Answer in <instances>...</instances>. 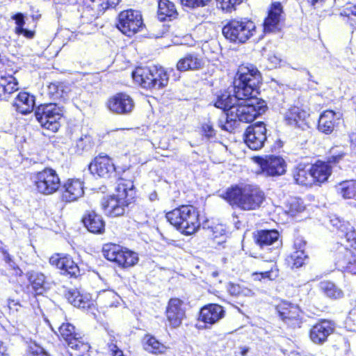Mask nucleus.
<instances>
[{
  "label": "nucleus",
  "instance_id": "obj_1",
  "mask_svg": "<svg viewBox=\"0 0 356 356\" xmlns=\"http://www.w3.org/2000/svg\"><path fill=\"white\" fill-rule=\"evenodd\" d=\"M261 82V73L253 65L239 66L234 80V95L224 91L217 96L214 106L223 110V115L228 113L232 106H236L240 99L250 95H257L258 86Z\"/></svg>",
  "mask_w": 356,
  "mask_h": 356
},
{
  "label": "nucleus",
  "instance_id": "obj_2",
  "mask_svg": "<svg viewBox=\"0 0 356 356\" xmlns=\"http://www.w3.org/2000/svg\"><path fill=\"white\" fill-rule=\"evenodd\" d=\"M236 106H232L228 113L218 120V126L225 131L232 132L240 122H252L257 116L266 111V105L264 100L257 95L244 97Z\"/></svg>",
  "mask_w": 356,
  "mask_h": 356
},
{
  "label": "nucleus",
  "instance_id": "obj_3",
  "mask_svg": "<svg viewBox=\"0 0 356 356\" xmlns=\"http://www.w3.org/2000/svg\"><path fill=\"white\" fill-rule=\"evenodd\" d=\"M134 186L130 179L121 177L118 180L115 193L102 199L101 205L106 215L111 217L123 216L134 198Z\"/></svg>",
  "mask_w": 356,
  "mask_h": 356
},
{
  "label": "nucleus",
  "instance_id": "obj_4",
  "mask_svg": "<svg viewBox=\"0 0 356 356\" xmlns=\"http://www.w3.org/2000/svg\"><path fill=\"white\" fill-rule=\"evenodd\" d=\"M232 207L243 211H254L261 207L265 194L258 186L251 184L228 188L224 196Z\"/></svg>",
  "mask_w": 356,
  "mask_h": 356
},
{
  "label": "nucleus",
  "instance_id": "obj_5",
  "mask_svg": "<svg viewBox=\"0 0 356 356\" xmlns=\"http://www.w3.org/2000/svg\"><path fill=\"white\" fill-rule=\"evenodd\" d=\"M171 225L186 235L196 232L200 227L199 212L192 205H182L166 213Z\"/></svg>",
  "mask_w": 356,
  "mask_h": 356
},
{
  "label": "nucleus",
  "instance_id": "obj_6",
  "mask_svg": "<svg viewBox=\"0 0 356 356\" xmlns=\"http://www.w3.org/2000/svg\"><path fill=\"white\" fill-rule=\"evenodd\" d=\"M133 79L143 88L160 89L167 86L169 76L161 66L138 67L132 73Z\"/></svg>",
  "mask_w": 356,
  "mask_h": 356
},
{
  "label": "nucleus",
  "instance_id": "obj_7",
  "mask_svg": "<svg viewBox=\"0 0 356 356\" xmlns=\"http://www.w3.org/2000/svg\"><path fill=\"white\" fill-rule=\"evenodd\" d=\"M63 115V107L56 103L42 104L35 111V118L41 126L54 132L58 130Z\"/></svg>",
  "mask_w": 356,
  "mask_h": 356
},
{
  "label": "nucleus",
  "instance_id": "obj_8",
  "mask_svg": "<svg viewBox=\"0 0 356 356\" xmlns=\"http://www.w3.org/2000/svg\"><path fill=\"white\" fill-rule=\"evenodd\" d=\"M256 26L250 20H232L223 28L222 33L232 42L243 43L255 33Z\"/></svg>",
  "mask_w": 356,
  "mask_h": 356
},
{
  "label": "nucleus",
  "instance_id": "obj_9",
  "mask_svg": "<svg viewBox=\"0 0 356 356\" xmlns=\"http://www.w3.org/2000/svg\"><path fill=\"white\" fill-rule=\"evenodd\" d=\"M104 257L118 266L130 267L138 261L137 253L116 244H106L102 249Z\"/></svg>",
  "mask_w": 356,
  "mask_h": 356
},
{
  "label": "nucleus",
  "instance_id": "obj_10",
  "mask_svg": "<svg viewBox=\"0 0 356 356\" xmlns=\"http://www.w3.org/2000/svg\"><path fill=\"white\" fill-rule=\"evenodd\" d=\"M140 12L132 9L123 10L118 15V29L124 35L131 37L144 28Z\"/></svg>",
  "mask_w": 356,
  "mask_h": 356
},
{
  "label": "nucleus",
  "instance_id": "obj_11",
  "mask_svg": "<svg viewBox=\"0 0 356 356\" xmlns=\"http://www.w3.org/2000/svg\"><path fill=\"white\" fill-rule=\"evenodd\" d=\"M254 241L261 248L270 250L271 256L269 261L274 262L279 254V248L282 246L280 234L277 230H259L254 234Z\"/></svg>",
  "mask_w": 356,
  "mask_h": 356
},
{
  "label": "nucleus",
  "instance_id": "obj_12",
  "mask_svg": "<svg viewBox=\"0 0 356 356\" xmlns=\"http://www.w3.org/2000/svg\"><path fill=\"white\" fill-rule=\"evenodd\" d=\"M35 184L40 193L51 195L58 190L60 186V181L54 170L45 168L37 173Z\"/></svg>",
  "mask_w": 356,
  "mask_h": 356
},
{
  "label": "nucleus",
  "instance_id": "obj_13",
  "mask_svg": "<svg viewBox=\"0 0 356 356\" xmlns=\"http://www.w3.org/2000/svg\"><path fill=\"white\" fill-rule=\"evenodd\" d=\"M254 162L259 165L257 174L264 176H278L286 172V163L284 160L276 156H266L265 158L256 156L253 158Z\"/></svg>",
  "mask_w": 356,
  "mask_h": 356
},
{
  "label": "nucleus",
  "instance_id": "obj_14",
  "mask_svg": "<svg viewBox=\"0 0 356 356\" xmlns=\"http://www.w3.org/2000/svg\"><path fill=\"white\" fill-rule=\"evenodd\" d=\"M266 139V129L264 122L249 126L244 135L245 144L252 150L262 148Z\"/></svg>",
  "mask_w": 356,
  "mask_h": 356
},
{
  "label": "nucleus",
  "instance_id": "obj_15",
  "mask_svg": "<svg viewBox=\"0 0 356 356\" xmlns=\"http://www.w3.org/2000/svg\"><path fill=\"white\" fill-rule=\"evenodd\" d=\"M110 111L115 114L130 113L134 108L133 99L127 94L120 92L111 97L106 103Z\"/></svg>",
  "mask_w": 356,
  "mask_h": 356
},
{
  "label": "nucleus",
  "instance_id": "obj_16",
  "mask_svg": "<svg viewBox=\"0 0 356 356\" xmlns=\"http://www.w3.org/2000/svg\"><path fill=\"white\" fill-rule=\"evenodd\" d=\"M223 307L217 304H210L202 307L200 312L199 320L204 323V328H210L225 316Z\"/></svg>",
  "mask_w": 356,
  "mask_h": 356
},
{
  "label": "nucleus",
  "instance_id": "obj_17",
  "mask_svg": "<svg viewBox=\"0 0 356 356\" xmlns=\"http://www.w3.org/2000/svg\"><path fill=\"white\" fill-rule=\"evenodd\" d=\"M165 316L170 326L179 327L185 317L183 302L178 298H171L166 307Z\"/></svg>",
  "mask_w": 356,
  "mask_h": 356
},
{
  "label": "nucleus",
  "instance_id": "obj_18",
  "mask_svg": "<svg viewBox=\"0 0 356 356\" xmlns=\"http://www.w3.org/2000/svg\"><path fill=\"white\" fill-rule=\"evenodd\" d=\"M89 170L100 177L109 178L115 172V168L110 157L99 155L90 163Z\"/></svg>",
  "mask_w": 356,
  "mask_h": 356
},
{
  "label": "nucleus",
  "instance_id": "obj_19",
  "mask_svg": "<svg viewBox=\"0 0 356 356\" xmlns=\"http://www.w3.org/2000/svg\"><path fill=\"white\" fill-rule=\"evenodd\" d=\"M334 330V323L327 320H321L311 328L309 337L313 343L323 344Z\"/></svg>",
  "mask_w": 356,
  "mask_h": 356
},
{
  "label": "nucleus",
  "instance_id": "obj_20",
  "mask_svg": "<svg viewBox=\"0 0 356 356\" xmlns=\"http://www.w3.org/2000/svg\"><path fill=\"white\" fill-rule=\"evenodd\" d=\"M49 263L60 269L62 273L69 275L70 277H76L80 273L78 265L68 255L54 254L50 257Z\"/></svg>",
  "mask_w": 356,
  "mask_h": 356
},
{
  "label": "nucleus",
  "instance_id": "obj_21",
  "mask_svg": "<svg viewBox=\"0 0 356 356\" xmlns=\"http://www.w3.org/2000/svg\"><path fill=\"white\" fill-rule=\"evenodd\" d=\"M283 19L284 12L282 4L280 2L273 3L264 22V31L270 33L278 30L280 23Z\"/></svg>",
  "mask_w": 356,
  "mask_h": 356
},
{
  "label": "nucleus",
  "instance_id": "obj_22",
  "mask_svg": "<svg viewBox=\"0 0 356 356\" xmlns=\"http://www.w3.org/2000/svg\"><path fill=\"white\" fill-rule=\"evenodd\" d=\"M336 264L343 270L356 275V254L341 246L336 254Z\"/></svg>",
  "mask_w": 356,
  "mask_h": 356
},
{
  "label": "nucleus",
  "instance_id": "obj_23",
  "mask_svg": "<svg viewBox=\"0 0 356 356\" xmlns=\"http://www.w3.org/2000/svg\"><path fill=\"white\" fill-rule=\"evenodd\" d=\"M31 18L33 22H36L38 21L41 17L38 10H34L32 9L31 13ZM13 19L15 20V32L18 35H23L24 38L27 39H33L35 35V28L36 26V23L33 24V29H27L25 28V19L24 16L22 13H17L13 16Z\"/></svg>",
  "mask_w": 356,
  "mask_h": 356
},
{
  "label": "nucleus",
  "instance_id": "obj_24",
  "mask_svg": "<svg viewBox=\"0 0 356 356\" xmlns=\"http://www.w3.org/2000/svg\"><path fill=\"white\" fill-rule=\"evenodd\" d=\"M342 114L331 110L325 111L318 119V129L322 133L330 134L339 123Z\"/></svg>",
  "mask_w": 356,
  "mask_h": 356
},
{
  "label": "nucleus",
  "instance_id": "obj_25",
  "mask_svg": "<svg viewBox=\"0 0 356 356\" xmlns=\"http://www.w3.org/2000/svg\"><path fill=\"white\" fill-rule=\"evenodd\" d=\"M276 310L280 318L288 325H292L293 321H297L300 312L298 305L286 301L278 304Z\"/></svg>",
  "mask_w": 356,
  "mask_h": 356
},
{
  "label": "nucleus",
  "instance_id": "obj_26",
  "mask_svg": "<svg viewBox=\"0 0 356 356\" xmlns=\"http://www.w3.org/2000/svg\"><path fill=\"white\" fill-rule=\"evenodd\" d=\"M63 200L65 202H74L83 195V182L79 179H70L64 185Z\"/></svg>",
  "mask_w": 356,
  "mask_h": 356
},
{
  "label": "nucleus",
  "instance_id": "obj_27",
  "mask_svg": "<svg viewBox=\"0 0 356 356\" xmlns=\"http://www.w3.org/2000/svg\"><path fill=\"white\" fill-rule=\"evenodd\" d=\"M308 117L309 113L307 111L293 106L285 113L284 120L291 126L304 129Z\"/></svg>",
  "mask_w": 356,
  "mask_h": 356
},
{
  "label": "nucleus",
  "instance_id": "obj_28",
  "mask_svg": "<svg viewBox=\"0 0 356 356\" xmlns=\"http://www.w3.org/2000/svg\"><path fill=\"white\" fill-rule=\"evenodd\" d=\"M87 229L94 234H102L105 230V222L102 216L95 211L86 213L82 220Z\"/></svg>",
  "mask_w": 356,
  "mask_h": 356
},
{
  "label": "nucleus",
  "instance_id": "obj_29",
  "mask_svg": "<svg viewBox=\"0 0 356 356\" xmlns=\"http://www.w3.org/2000/svg\"><path fill=\"white\" fill-rule=\"evenodd\" d=\"M311 165L300 163L294 168L293 177L296 184L302 186H312L314 184V177L312 175Z\"/></svg>",
  "mask_w": 356,
  "mask_h": 356
},
{
  "label": "nucleus",
  "instance_id": "obj_30",
  "mask_svg": "<svg viewBox=\"0 0 356 356\" xmlns=\"http://www.w3.org/2000/svg\"><path fill=\"white\" fill-rule=\"evenodd\" d=\"M82 8L81 18L84 23L92 22L97 19L104 10L98 1L89 0Z\"/></svg>",
  "mask_w": 356,
  "mask_h": 356
},
{
  "label": "nucleus",
  "instance_id": "obj_31",
  "mask_svg": "<svg viewBox=\"0 0 356 356\" xmlns=\"http://www.w3.org/2000/svg\"><path fill=\"white\" fill-rule=\"evenodd\" d=\"M13 106L22 114L29 113L35 106V97L27 92H19L14 101Z\"/></svg>",
  "mask_w": 356,
  "mask_h": 356
},
{
  "label": "nucleus",
  "instance_id": "obj_32",
  "mask_svg": "<svg viewBox=\"0 0 356 356\" xmlns=\"http://www.w3.org/2000/svg\"><path fill=\"white\" fill-rule=\"evenodd\" d=\"M204 63L201 58L195 54H187L181 58L177 64V68L179 71L197 70L202 67Z\"/></svg>",
  "mask_w": 356,
  "mask_h": 356
},
{
  "label": "nucleus",
  "instance_id": "obj_33",
  "mask_svg": "<svg viewBox=\"0 0 356 356\" xmlns=\"http://www.w3.org/2000/svg\"><path fill=\"white\" fill-rule=\"evenodd\" d=\"M18 90L17 79L12 75L1 76L0 79V98L8 99L9 95Z\"/></svg>",
  "mask_w": 356,
  "mask_h": 356
},
{
  "label": "nucleus",
  "instance_id": "obj_34",
  "mask_svg": "<svg viewBox=\"0 0 356 356\" xmlns=\"http://www.w3.org/2000/svg\"><path fill=\"white\" fill-rule=\"evenodd\" d=\"M177 15L175 4L169 0H159L158 4V18L160 21L168 19L172 20Z\"/></svg>",
  "mask_w": 356,
  "mask_h": 356
},
{
  "label": "nucleus",
  "instance_id": "obj_35",
  "mask_svg": "<svg viewBox=\"0 0 356 356\" xmlns=\"http://www.w3.org/2000/svg\"><path fill=\"white\" fill-rule=\"evenodd\" d=\"M311 171L314 177V184L316 182L323 183L331 175V168L329 164L324 162H317L311 165Z\"/></svg>",
  "mask_w": 356,
  "mask_h": 356
},
{
  "label": "nucleus",
  "instance_id": "obj_36",
  "mask_svg": "<svg viewBox=\"0 0 356 356\" xmlns=\"http://www.w3.org/2000/svg\"><path fill=\"white\" fill-rule=\"evenodd\" d=\"M29 282L38 295L42 294L49 289V283L47 281L44 274L39 272H33L29 276Z\"/></svg>",
  "mask_w": 356,
  "mask_h": 356
},
{
  "label": "nucleus",
  "instance_id": "obj_37",
  "mask_svg": "<svg viewBox=\"0 0 356 356\" xmlns=\"http://www.w3.org/2000/svg\"><path fill=\"white\" fill-rule=\"evenodd\" d=\"M318 287L321 293L330 299L337 300L342 298L344 296L343 291L334 282L330 281H321L318 284Z\"/></svg>",
  "mask_w": 356,
  "mask_h": 356
},
{
  "label": "nucleus",
  "instance_id": "obj_38",
  "mask_svg": "<svg viewBox=\"0 0 356 356\" xmlns=\"http://www.w3.org/2000/svg\"><path fill=\"white\" fill-rule=\"evenodd\" d=\"M337 193L344 199L356 200V180H346L336 186Z\"/></svg>",
  "mask_w": 356,
  "mask_h": 356
},
{
  "label": "nucleus",
  "instance_id": "obj_39",
  "mask_svg": "<svg viewBox=\"0 0 356 356\" xmlns=\"http://www.w3.org/2000/svg\"><path fill=\"white\" fill-rule=\"evenodd\" d=\"M330 223L339 230L346 239L352 238L351 237L355 236V228L349 222L342 220L337 216H333L330 219Z\"/></svg>",
  "mask_w": 356,
  "mask_h": 356
},
{
  "label": "nucleus",
  "instance_id": "obj_40",
  "mask_svg": "<svg viewBox=\"0 0 356 356\" xmlns=\"http://www.w3.org/2000/svg\"><path fill=\"white\" fill-rule=\"evenodd\" d=\"M67 346L71 349L76 351L80 355L88 353L90 348L88 342L81 337L79 334L78 336H74L72 339L70 340Z\"/></svg>",
  "mask_w": 356,
  "mask_h": 356
},
{
  "label": "nucleus",
  "instance_id": "obj_41",
  "mask_svg": "<svg viewBox=\"0 0 356 356\" xmlns=\"http://www.w3.org/2000/svg\"><path fill=\"white\" fill-rule=\"evenodd\" d=\"M47 90L49 97L54 100L65 99L67 96V88L62 83H50Z\"/></svg>",
  "mask_w": 356,
  "mask_h": 356
},
{
  "label": "nucleus",
  "instance_id": "obj_42",
  "mask_svg": "<svg viewBox=\"0 0 356 356\" xmlns=\"http://www.w3.org/2000/svg\"><path fill=\"white\" fill-rule=\"evenodd\" d=\"M307 259L305 250H295L289 257L288 263L292 268H298L302 266Z\"/></svg>",
  "mask_w": 356,
  "mask_h": 356
},
{
  "label": "nucleus",
  "instance_id": "obj_43",
  "mask_svg": "<svg viewBox=\"0 0 356 356\" xmlns=\"http://www.w3.org/2000/svg\"><path fill=\"white\" fill-rule=\"evenodd\" d=\"M227 290L229 294L234 296H252L253 295L252 291L243 284L229 283Z\"/></svg>",
  "mask_w": 356,
  "mask_h": 356
},
{
  "label": "nucleus",
  "instance_id": "obj_44",
  "mask_svg": "<svg viewBox=\"0 0 356 356\" xmlns=\"http://www.w3.org/2000/svg\"><path fill=\"white\" fill-rule=\"evenodd\" d=\"M144 348L154 354L163 353L165 350V346L153 337L147 339L144 344Z\"/></svg>",
  "mask_w": 356,
  "mask_h": 356
},
{
  "label": "nucleus",
  "instance_id": "obj_45",
  "mask_svg": "<svg viewBox=\"0 0 356 356\" xmlns=\"http://www.w3.org/2000/svg\"><path fill=\"white\" fill-rule=\"evenodd\" d=\"M92 147V138L90 136L84 135L81 136L76 141L74 147V152L81 154L84 151L89 150Z\"/></svg>",
  "mask_w": 356,
  "mask_h": 356
},
{
  "label": "nucleus",
  "instance_id": "obj_46",
  "mask_svg": "<svg viewBox=\"0 0 356 356\" xmlns=\"http://www.w3.org/2000/svg\"><path fill=\"white\" fill-rule=\"evenodd\" d=\"M75 327L70 323H63L59 327V332L61 337L66 341L67 344L69 341L72 339L74 336H78L79 334L76 333Z\"/></svg>",
  "mask_w": 356,
  "mask_h": 356
},
{
  "label": "nucleus",
  "instance_id": "obj_47",
  "mask_svg": "<svg viewBox=\"0 0 356 356\" xmlns=\"http://www.w3.org/2000/svg\"><path fill=\"white\" fill-rule=\"evenodd\" d=\"M303 202L300 198L292 197L289 201L288 213L291 216H296L305 210Z\"/></svg>",
  "mask_w": 356,
  "mask_h": 356
},
{
  "label": "nucleus",
  "instance_id": "obj_48",
  "mask_svg": "<svg viewBox=\"0 0 356 356\" xmlns=\"http://www.w3.org/2000/svg\"><path fill=\"white\" fill-rule=\"evenodd\" d=\"M218 6L223 10L231 12L236 5L240 4L242 0H216Z\"/></svg>",
  "mask_w": 356,
  "mask_h": 356
},
{
  "label": "nucleus",
  "instance_id": "obj_49",
  "mask_svg": "<svg viewBox=\"0 0 356 356\" xmlns=\"http://www.w3.org/2000/svg\"><path fill=\"white\" fill-rule=\"evenodd\" d=\"M67 301L74 306H81V303L76 300V298H80V292L76 289H70L65 293Z\"/></svg>",
  "mask_w": 356,
  "mask_h": 356
},
{
  "label": "nucleus",
  "instance_id": "obj_50",
  "mask_svg": "<svg viewBox=\"0 0 356 356\" xmlns=\"http://www.w3.org/2000/svg\"><path fill=\"white\" fill-rule=\"evenodd\" d=\"M342 15H344L348 18L351 22L356 24V6H347L341 13Z\"/></svg>",
  "mask_w": 356,
  "mask_h": 356
},
{
  "label": "nucleus",
  "instance_id": "obj_51",
  "mask_svg": "<svg viewBox=\"0 0 356 356\" xmlns=\"http://www.w3.org/2000/svg\"><path fill=\"white\" fill-rule=\"evenodd\" d=\"M211 0H181V3L189 8H196L205 6Z\"/></svg>",
  "mask_w": 356,
  "mask_h": 356
},
{
  "label": "nucleus",
  "instance_id": "obj_52",
  "mask_svg": "<svg viewBox=\"0 0 356 356\" xmlns=\"http://www.w3.org/2000/svg\"><path fill=\"white\" fill-rule=\"evenodd\" d=\"M29 350L33 356H51L42 347L39 346L35 343L29 346Z\"/></svg>",
  "mask_w": 356,
  "mask_h": 356
},
{
  "label": "nucleus",
  "instance_id": "obj_53",
  "mask_svg": "<svg viewBox=\"0 0 356 356\" xmlns=\"http://www.w3.org/2000/svg\"><path fill=\"white\" fill-rule=\"evenodd\" d=\"M271 266L270 270L261 272L260 273L262 278H268L269 280H273L278 276V270L276 268L275 264H272Z\"/></svg>",
  "mask_w": 356,
  "mask_h": 356
},
{
  "label": "nucleus",
  "instance_id": "obj_54",
  "mask_svg": "<svg viewBox=\"0 0 356 356\" xmlns=\"http://www.w3.org/2000/svg\"><path fill=\"white\" fill-rule=\"evenodd\" d=\"M8 307L13 313L19 312L24 309V306L22 305L18 301L10 299L8 300Z\"/></svg>",
  "mask_w": 356,
  "mask_h": 356
},
{
  "label": "nucleus",
  "instance_id": "obj_55",
  "mask_svg": "<svg viewBox=\"0 0 356 356\" xmlns=\"http://www.w3.org/2000/svg\"><path fill=\"white\" fill-rule=\"evenodd\" d=\"M202 129L205 135L208 137H212L215 135V131L213 126L209 123H206L202 125Z\"/></svg>",
  "mask_w": 356,
  "mask_h": 356
},
{
  "label": "nucleus",
  "instance_id": "obj_56",
  "mask_svg": "<svg viewBox=\"0 0 356 356\" xmlns=\"http://www.w3.org/2000/svg\"><path fill=\"white\" fill-rule=\"evenodd\" d=\"M349 141L351 153L356 155V133H352L349 135Z\"/></svg>",
  "mask_w": 356,
  "mask_h": 356
},
{
  "label": "nucleus",
  "instance_id": "obj_57",
  "mask_svg": "<svg viewBox=\"0 0 356 356\" xmlns=\"http://www.w3.org/2000/svg\"><path fill=\"white\" fill-rule=\"evenodd\" d=\"M305 245L306 242L303 239L297 238L294 241L293 248L295 250H305Z\"/></svg>",
  "mask_w": 356,
  "mask_h": 356
},
{
  "label": "nucleus",
  "instance_id": "obj_58",
  "mask_svg": "<svg viewBox=\"0 0 356 356\" xmlns=\"http://www.w3.org/2000/svg\"><path fill=\"white\" fill-rule=\"evenodd\" d=\"M109 350L112 353L113 356H124L122 351L120 350L114 343L108 345Z\"/></svg>",
  "mask_w": 356,
  "mask_h": 356
},
{
  "label": "nucleus",
  "instance_id": "obj_59",
  "mask_svg": "<svg viewBox=\"0 0 356 356\" xmlns=\"http://www.w3.org/2000/svg\"><path fill=\"white\" fill-rule=\"evenodd\" d=\"M76 300H78L81 306H76L79 308H86L89 307V300L87 297L83 296L82 294L80 293V298H76Z\"/></svg>",
  "mask_w": 356,
  "mask_h": 356
},
{
  "label": "nucleus",
  "instance_id": "obj_60",
  "mask_svg": "<svg viewBox=\"0 0 356 356\" xmlns=\"http://www.w3.org/2000/svg\"><path fill=\"white\" fill-rule=\"evenodd\" d=\"M343 154H333L328 159L329 163H338L343 156Z\"/></svg>",
  "mask_w": 356,
  "mask_h": 356
},
{
  "label": "nucleus",
  "instance_id": "obj_61",
  "mask_svg": "<svg viewBox=\"0 0 356 356\" xmlns=\"http://www.w3.org/2000/svg\"><path fill=\"white\" fill-rule=\"evenodd\" d=\"M348 321L356 325V309L350 312Z\"/></svg>",
  "mask_w": 356,
  "mask_h": 356
},
{
  "label": "nucleus",
  "instance_id": "obj_62",
  "mask_svg": "<svg viewBox=\"0 0 356 356\" xmlns=\"http://www.w3.org/2000/svg\"><path fill=\"white\" fill-rule=\"evenodd\" d=\"M268 60L274 65H277V64L280 63L281 59L275 56V55H273V56H269L268 58Z\"/></svg>",
  "mask_w": 356,
  "mask_h": 356
},
{
  "label": "nucleus",
  "instance_id": "obj_63",
  "mask_svg": "<svg viewBox=\"0 0 356 356\" xmlns=\"http://www.w3.org/2000/svg\"><path fill=\"white\" fill-rule=\"evenodd\" d=\"M6 347L2 341H0V356H8L6 353Z\"/></svg>",
  "mask_w": 356,
  "mask_h": 356
},
{
  "label": "nucleus",
  "instance_id": "obj_64",
  "mask_svg": "<svg viewBox=\"0 0 356 356\" xmlns=\"http://www.w3.org/2000/svg\"><path fill=\"white\" fill-rule=\"evenodd\" d=\"M353 238L346 239L347 241L350 243V246L356 250V232L355 231V236L351 237Z\"/></svg>",
  "mask_w": 356,
  "mask_h": 356
}]
</instances>
